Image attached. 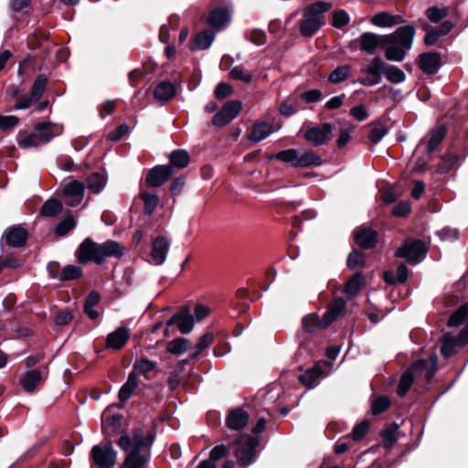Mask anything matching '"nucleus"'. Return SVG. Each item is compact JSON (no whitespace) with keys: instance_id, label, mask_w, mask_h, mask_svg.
<instances>
[{"instance_id":"1","label":"nucleus","mask_w":468,"mask_h":468,"mask_svg":"<svg viewBox=\"0 0 468 468\" xmlns=\"http://www.w3.org/2000/svg\"><path fill=\"white\" fill-rule=\"evenodd\" d=\"M466 319H468V303L461 306L451 315L448 325L458 326ZM466 343H468V325L461 331L457 338L446 335L441 352L445 357H449L454 353L456 346H463Z\"/></svg>"},{"instance_id":"2","label":"nucleus","mask_w":468,"mask_h":468,"mask_svg":"<svg viewBox=\"0 0 468 468\" xmlns=\"http://www.w3.org/2000/svg\"><path fill=\"white\" fill-rule=\"evenodd\" d=\"M54 135L51 124L40 122L35 126L32 132L19 131L16 141L20 148L30 149L47 144Z\"/></svg>"},{"instance_id":"3","label":"nucleus","mask_w":468,"mask_h":468,"mask_svg":"<svg viewBox=\"0 0 468 468\" xmlns=\"http://www.w3.org/2000/svg\"><path fill=\"white\" fill-rule=\"evenodd\" d=\"M414 31H400L399 34L397 32L388 35L390 37L386 42V58L388 60L401 61L408 49H410L413 39Z\"/></svg>"},{"instance_id":"4","label":"nucleus","mask_w":468,"mask_h":468,"mask_svg":"<svg viewBox=\"0 0 468 468\" xmlns=\"http://www.w3.org/2000/svg\"><path fill=\"white\" fill-rule=\"evenodd\" d=\"M275 158L284 163H289L294 167L303 168L310 165H321L322 158L313 151H303L299 153L296 149H287L277 153L270 157Z\"/></svg>"},{"instance_id":"5","label":"nucleus","mask_w":468,"mask_h":468,"mask_svg":"<svg viewBox=\"0 0 468 468\" xmlns=\"http://www.w3.org/2000/svg\"><path fill=\"white\" fill-rule=\"evenodd\" d=\"M332 5L329 2L319 1L309 5L303 9V19L301 21L300 29H320L325 25L324 13Z\"/></svg>"},{"instance_id":"6","label":"nucleus","mask_w":468,"mask_h":468,"mask_svg":"<svg viewBox=\"0 0 468 468\" xmlns=\"http://www.w3.org/2000/svg\"><path fill=\"white\" fill-rule=\"evenodd\" d=\"M237 449L235 450V456L239 464L247 466L254 462L256 456V447L259 441L256 438L250 436H241L237 441Z\"/></svg>"},{"instance_id":"7","label":"nucleus","mask_w":468,"mask_h":468,"mask_svg":"<svg viewBox=\"0 0 468 468\" xmlns=\"http://www.w3.org/2000/svg\"><path fill=\"white\" fill-rule=\"evenodd\" d=\"M85 186L81 182L69 177L64 180L62 197L67 206L76 207L80 205L84 197Z\"/></svg>"},{"instance_id":"8","label":"nucleus","mask_w":468,"mask_h":468,"mask_svg":"<svg viewBox=\"0 0 468 468\" xmlns=\"http://www.w3.org/2000/svg\"><path fill=\"white\" fill-rule=\"evenodd\" d=\"M437 356L432 354L428 359L416 361L409 369L412 372L416 381H430L437 371Z\"/></svg>"},{"instance_id":"9","label":"nucleus","mask_w":468,"mask_h":468,"mask_svg":"<svg viewBox=\"0 0 468 468\" xmlns=\"http://www.w3.org/2000/svg\"><path fill=\"white\" fill-rule=\"evenodd\" d=\"M385 62L376 57L367 67L361 69V72L366 74L364 78L358 80V82L364 86H375L382 80V74L385 73Z\"/></svg>"},{"instance_id":"10","label":"nucleus","mask_w":468,"mask_h":468,"mask_svg":"<svg viewBox=\"0 0 468 468\" xmlns=\"http://www.w3.org/2000/svg\"><path fill=\"white\" fill-rule=\"evenodd\" d=\"M426 247L423 242L414 240L406 243L402 248L399 249L396 256L405 259L410 264H417L426 254Z\"/></svg>"},{"instance_id":"11","label":"nucleus","mask_w":468,"mask_h":468,"mask_svg":"<svg viewBox=\"0 0 468 468\" xmlns=\"http://www.w3.org/2000/svg\"><path fill=\"white\" fill-rule=\"evenodd\" d=\"M242 104L239 101L227 102L212 118V124L223 127L235 119L240 112Z\"/></svg>"},{"instance_id":"12","label":"nucleus","mask_w":468,"mask_h":468,"mask_svg":"<svg viewBox=\"0 0 468 468\" xmlns=\"http://www.w3.org/2000/svg\"><path fill=\"white\" fill-rule=\"evenodd\" d=\"M116 451L111 444L96 445L91 450L94 463L101 468H111L116 463Z\"/></svg>"},{"instance_id":"13","label":"nucleus","mask_w":468,"mask_h":468,"mask_svg":"<svg viewBox=\"0 0 468 468\" xmlns=\"http://www.w3.org/2000/svg\"><path fill=\"white\" fill-rule=\"evenodd\" d=\"M78 261L80 263L94 261L97 264L102 263V257L100 255V244L90 239L82 241L78 249Z\"/></svg>"},{"instance_id":"14","label":"nucleus","mask_w":468,"mask_h":468,"mask_svg":"<svg viewBox=\"0 0 468 468\" xmlns=\"http://www.w3.org/2000/svg\"><path fill=\"white\" fill-rule=\"evenodd\" d=\"M333 127L330 123H324L321 127L314 126L308 128L303 137L314 146L324 144L332 134Z\"/></svg>"},{"instance_id":"15","label":"nucleus","mask_w":468,"mask_h":468,"mask_svg":"<svg viewBox=\"0 0 468 468\" xmlns=\"http://www.w3.org/2000/svg\"><path fill=\"white\" fill-rule=\"evenodd\" d=\"M390 37L366 32L360 38V49L367 54H375L378 48H384Z\"/></svg>"},{"instance_id":"16","label":"nucleus","mask_w":468,"mask_h":468,"mask_svg":"<svg viewBox=\"0 0 468 468\" xmlns=\"http://www.w3.org/2000/svg\"><path fill=\"white\" fill-rule=\"evenodd\" d=\"M173 169L169 165H157L151 169L146 176V182L152 187L165 184L172 176Z\"/></svg>"},{"instance_id":"17","label":"nucleus","mask_w":468,"mask_h":468,"mask_svg":"<svg viewBox=\"0 0 468 468\" xmlns=\"http://www.w3.org/2000/svg\"><path fill=\"white\" fill-rule=\"evenodd\" d=\"M169 247L170 242L163 236L154 239L151 250V261L154 265H162L165 261Z\"/></svg>"},{"instance_id":"18","label":"nucleus","mask_w":468,"mask_h":468,"mask_svg":"<svg viewBox=\"0 0 468 468\" xmlns=\"http://www.w3.org/2000/svg\"><path fill=\"white\" fill-rule=\"evenodd\" d=\"M176 324L182 334H188L192 331L194 326L193 316L190 314V310L185 308L181 312L175 314L166 323L167 326Z\"/></svg>"},{"instance_id":"19","label":"nucleus","mask_w":468,"mask_h":468,"mask_svg":"<svg viewBox=\"0 0 468 468\" xmlns=\"http://www.w3.org/2000/svg\"><path fill=\"white\" fill-rule=\"evenodd\" d=\"M3 238L9 247L19 248L26 244L27 231L20 226H12L6 229Z\"/></svg>"},{"instance_id":"20","label":"nucleus","mask_w":468,"mask_h":468,"mask_svg":"<svg viewBox=\"0 0 468 468\" xmlns=\"http://www.w3.org/2000/svg\"><path fill=\"white\" fill-rule=\"evenodd\" d=\"M355 240L359 247L370 249L377 243L378 233L371 228L360 227L355 230Z\"/></svg>"},{"instance_id":"21","label":"nucleus","mask_w":468,"mask_h":468,"mask_svg":"<svg viewBox=\"0 0 468 468\" xmlns=\"http://www.w3.org/2000/svg\"><path fill=\"white\" fill-rule=\"evenodd\" d=\"M231 10L228 7H217L208 16L207 22L214 28L228 27L231 18Z\"/></svg>"},{"instance_id":"22","label":"nucleus","mask_w":468,"mask_h":468,"mask_svg":"<svg viewBox=\"0 0 468 468\" xmlns=\"http://www.w3.org/2000/svg\"><path fill=\"white\" fill-rule=\"evenodd\" d=\"M346 309V302L341 297L334 298L324 314V326H329Z\"/></svg>"},{"instance_id":"23","label":"nucleus","mask_w":468,"mask_h":468,"mask_svg":"<svg viewBox=\"0 0 468 468\" xmlns=\"http://www.w3.org/2000/svg\"><path fill=\"white\" fill-rule=\"evenodd\" d=\"M44 379L45 377L41 371L31 369L21 376L19 384L26 392H33Z\"/></svg>"},{"instance_id":"24","label":"nucleus","mask_w":468,"mask_h":468,"mask_svg":"<svg viewBox=\"0 0 468 468\" xmlns=\"http://www.w3.org/2000/svg\"><path fill=\"white\" fill-rule=\"evenodd\" d=\"M214 38L213 31H197L190 38L189 48L193 51L207 49Z\"/></svg>"},{"instance_id":"25","label":"nucleus","mask_w":468,"mask_h":468,"mask_svg":"<svg viewBox=\"0 0 468 468\" xmlns=\"http://www.w3.org/2000/svg\"><path fill=\"white\" fill-rule=\"evenodd\" d=\"M404 22L402 16L391 15L388 12H379L371 18L372 25L378 27H392Z\"/></svg>"},{"instance_id":"26","label":"nucleus","mask_w":468,"mask_h":468,"mask_svg":"<svg viewBox=\"0 0 468 468\" xmlns=\"http://www.w3.org/2000/svg\"><path fill=\"white\" fill-rule=\"evenodd\" d=\"M441 66V57L438 53H424L420 56L419 67L427 74L435 73Z\"/></svg>"},{"instance_id":"27","label":"nucleus","mask_w":468,"mask_h":468,"mask_svg":"<svg viewBox=\"0 0 468 468\" xmlns=\"http://www.w3.org/2000/svg\"><path fill=\"white\" fill-rule=\"evenodd\" d=\"M129 339V332L125 327H119L115 331L110 333L107 336L106 346L109 348L120 349Z\"/></svg>"},{"instance_id":"28","label":"nucleus","mask_w":468,"mask_h":468,"mask_svg":"<svg viewBox=\"0 0 468 468\" xmlns=\"http://www.w3.org/2000/svg\"><path fill=\"white\" fill-rule=\"evenodd\" d=\"M249 421V415L241 409H237L229 412L227 417V426L231 430H240L244 428Z\"/></svg>"},{"instance_id":"29","label":"nucleus","mask_w":468,"mask_h":468,"mask_svg":"<svg viewBox=\"0 0 468 468\" xmlns=\"http://www.w3.org/2000/svg\"><path fill=\"white\" fill-rule=\"evenodd\" d=\"M176 95L175 86L168 81L160 82L154 90V99L160 102H166Z\"/></svg>"},{"instance_id":"30","label":"nucleus","mask_w":468,"mask_h":468,"mask_svg":"<svg viewBox=\"0 0 468 468\" xmlns=\"http://www.w3.org/2000/svg\"><path fill=\"white\" fill-rule=\"evenodd\" d=\"M123 250L120 243L114 240H107L100 244V255L102 257V262L109 257H121Z\"/></svg>"},{"instance_id":"31","label":"nucleus","mask_w":468,"mask_h":468,"mask_svg":"<svg viewBox=\"0 0 468 468\" xmlns=\"http://www.w3.org/2000/svg\"><path fill=\"white\" fill-rule=\"evenodd\" d=\"M365 284V278L362 273H356L349 279L344 288V292L349 299L356 296Z\"/></svg>"},{"instance_id":"32","label":"nucleus","mask_w":468,"mask_h":468,"mask_svg":"<svg viewBox=\"0 0 468 468\" xmlns=\"http://www.w3.org/2000/svg\"><path fill=\"white\" fill-rule=\"evenodd\" d=\"M139 385L138 378L135 373H130L127 381L122 386L119 390V399L122 401H126L133 394L134 390Z\"/></svg>"},{"instance_id":"33","label":"nucleus","mask_w":468,"mask_h":468,"mask_svg":"<svg viewBox=\"0 0 468 468\" xmlns=\"http://www.w3.org/2000/svg\"><path fill=\"white\" fill-rule=\"evenodd\" d=\"M272 133L271 126L265 122H257L253 125L250 140L253 142H261Z\"/></svg>"},{"instance_id":"34","label":"nucleus","mask_w":468,"mask_h":468,"mask_svg":"<svg viewBox=\"0 0 468 468\" xmlns=\"http://www.w3.org/2000/svg\"><path fill=\"white\" fill-rule=\"evenodd\" d=\"M147 456L143 452L132 451L124 462L125 468H144Z\"/></svg>"},{"instance_id":"35","label":"nucleus","mask_w":468,"mask_h":468,"mask_svg":"<svg viewBox=\"0 0 468 468\" xmlns=\"http://www.w3.org/2000/svg\"><path fill=\"white\" fill-rule=\"evenodd\" d=\"M303 330L309 333L314 332L317 329H324L327 326H324V316L319 318L315 314H310L303 319Z\"/></svg>"},{"instance_id":"36","label":"nucleus","mask_w":468,"mask_h":468,"mask_svg":"<svg viewBox=\"0 0 468 468\" xmlns=\"http://www.w3.org/2000/svg\"><path fill=\"white\" fill-rule=\"evenodd\" d=\"M449 8L447 6H431L426 9V17L434 24H438L448 16Z\"/></svg>"},{"instance_id":"37","label":"nucleus","mask_w":468,"mask_h":468,"mask_svg":"<svg viewBox=\"0 0 468 468\" xmlns=\"http://www.w3.org/2000/svg\"><path fill=\"white\" fill-rule=\"evenodd\" d=\"M154 367V362L147 358H141L134 362L133 366V371L131 373H135V377L137 378L138 375H143L147 378V373L153 371Z\"/></svg>"},{"instance_id":"38","label":"nucleus","mask_w":468,"mask_h":468,"mask_svg":"<svg viewBox=\"0 0 468 468\" xmlns=\"http://www.w3.org/2000/svg\"><path fill=\"white\" fill-rule=\"evenodd\" d=\"M62 208L63 207L60 201L48 199L43 204L40 209V215L44 217H55L61 213Z\"/></svg>"},{"instance_id":"39","label":"nucleus","mask_w":468,"mask_h":468,"mask_svg":"<svg viewBox=\"0 0 468 468\" xmlns=\"http://www.w3.org/2000/svg\"><path fill=\"white\" fill-rule=\"evenodd\" d=\"M446 133L445 127L441 125L431 132L430 139L427 144V152H433L439 144L442 141Z\"/></svg>"},{"instance_id":"40","label":"nucleus","mask_w":468,"mask_h":468,"mask_svg":"<svg viewBox=\"0 0 468 468\" xmlns=\"http://www.w3.org/2000/svg\"><path fill=\"white\" fill-rule=\"evenodd\" d=\"M106 185V178L100 173H94L87 178V186L93 193L101 192Z\"/></svg>"},{"instance_id":"41","label":"nucleus","mask_w":468,"mask_h":468,"mask_svg":"<svg viewBox=\"0 0 468 468\" xmlns=\"http://www.w3.org/2000/svg\"><path fill=\"white\" fill-rule=\"evenodd\" d=\"M189 154L185 150H176L170 154V162L177 168H185L189 164Z\"/></svg>"},{"instance_id":"42","label":"nucleus","mask_w":468,"mask_h":468,"mask_svg":"<svg viewBox=\"0 0 468 468\" xmlns=\"http://www.w3.org/2000/svg\"><path fill=\"white\" fill-rule=\"evenodd\" d=\"M350 75L351 67L349 65H343L333 70L328 80L332 83H339L348 79Z\"/></svg>"},{"instance_id":"43","label":"nucleus","mask_w":468,"mask_h":468,"mask_svg":"<svg viewBox=\"0 0 468 468\" xmlns=\"http://www.w3.org/2000/svg\"><path fill=\"white\" fill-rule=\"evenodd\" d=\"M139 197L144 200V213L147 215H152L159 204L158 197L144 191H142Z\"/></svg>"},{"instance_id":"44","label":"nucleus","mask_w":468,"mask_h":468,"mask_svg":"<svg viewBox=\"0 0 468 468\" xmlns=\"http://www.w3.org/2000/svg\"><path fill=\"white\" fill-rule=\"evenodd\" d=\"M81 274L82 271L80 267L76 265H67L61 270L58 278L59 281L65 282L78 279Z\"/></svg>"},{"instance_id":"45","label":"nucleus","mask_w":468,"mask_h":468,"mask_svg":"<svg viewBox=\"0 0 468 468\" xmlns=\"http://www.w3.org/2000/svg\"><path fill=\"white\" fill-rule=\"evenodd\" d=\"M229 76L235 80H240L245 83H250L252 80L253 74L244 69L243 66H236L229 71Z\"/></svg>"},{"instance_id":"46","label":"nucleus","mask_w":468,"mask_h":468,"mask_svg":"<svg viewBox=\"0 0 468 468\" xmlns=\"http://www.w3.org/2000/svg\"><path fill=\"white\" fill-rule=\"evenodd\" d=\"M386 79L392 83H401L405 80L404 72L395 66H387L384 73Z\"/></svg>"},{"instance_id":"47","label":"nucleus","mask_w":468,"mask_h":468,"mask_svg":"<svg viewBox=\"0 0 468 468\" xmlns=\"http://www.w3.org/2000/svg\"><path fill=\"white\" fill-rule=\"evenodd\" d=\"M414 381L416 380L414 378V376L412 375V372L410 369H408L400 378L397 389L399 396H405Z\"/></svg>"},{"instance_id":"48","label":"nucleus","mask_w":468,"mask_h":468,"mask_svg":"<svg viewBox=\"0 0 468 468\" xmlns=\"http://www.w3.org/2000/svg\"><path fill=\"white\" fill-rule=\"evenodd\" d=\"M322 371L319 368L313 367L306 370L304 373L298 377V379L306 387H312L314 383L320 377Z\"/></svg>"},{"instance_id":"49","label":"nucleus","mask_w":468,"mask_h":468,"mask_svg":"<svg viewBox=\"0 0 468 468\" xmlns=\"http://www.w3.org/2000/svg\"><path fill=\"white\" fill-rule=\"evenodd\" d=\"M47 84V78L44 75H38L34 81L33 87L31 89V96L33 97V101H38L42 94L45 91Z\"/></svg>"},{"instance_id":"50","label":"nucleus","mask_w":468,"mask_h":468,"mask_svg":"<svg viewBox=\"0 0 468 468\" xmlns=\"http://www.w3.org/2000/svg\"><path fill=\"white\" fill-rule=\"evenodd\" d=\"M188 341L184 337L172 340L167 345V350L175 355H180L187 350Z\"/></svg>"},{"instance_id":"51","label":"nucleus","mask_w":468,"mask_h":468,"mask_svg":"<svg viewBox=\"0 0 468 468\" xmlns=\"http://www.w3.org/2000/svg\"><path fill=\"white\" fill-rule=\"evenodd\" d=\"M213 341V335L211 333H206L203 335L197 344L195 346V351L191 353V358H196L199 354L206 348H207Z\"/></svg>"},{"instance_id":"52","label":"nucleus","mask_w":468,"mask_h":468,"mask_svg":"<svg viewBox=\"0 0 468 468\" xmlns=\"http://www.w3.org/2000/svg\"><path fill=\"white\" fill-rule=\"evenodd\" d=\"M133 442V450L137 452H143L144 448H148L151 441H146L144 438L143 431L141 430H136L132 438Z\"/></svg>"},{"instance_id":"53","label":"nucleus","mask_w":468,"mask_h":468,"mask_svg":"<svg viewBox=\"0 0 468 468\" xmlns=\"http://www.w3.org/2000/svg\"><path fill=\"white\" fill-rule=\"evenodd\" d=\"M398 430L399 427L397 425L389 427L386 429L382 432L384 445L387 448H390L398 440Z\"/></svg>"},{"instance_id":"54","label":"nucleus","mask_w":468,"mask_h":468,"mask_svg":"<svg viewBox=\"0 0 468 468\" xmlns=\"http://www.w3.org/2000/svg\"><path fill=\"white\" fill-rule=\"evenodd\" d=\"M350 21L349 15L345 10L335 11L333 14L332 26L336 28H341L348 25Z\"/></svg>"},{"instance_id":"55","label":"nucleus","mask_w":468,"mask_h":468,"mask_svg":"<svg viewBox=\"0 0 468 468\" xmlns=\"http://www.w3.org/2000/svg\"><path fill=\"white\" fill-rule=\"evenodd\" d=\"M390 406V400L388 397H379L376 399L371 405V411L374 415L384 412Z\"/></svg>"},{"instance_id":"56","label":"nucleus","mask_w":468,"mask_h":468,"mask_svg":"<svg viewBox=\"0 0 468 468\" xmlns=\"http://www.w3.org/2000/svg\"><path fill=\"white\" fill-rule=\"evenodd\" d=\"M76 226V222L73 218L67 217L62 221H60L56 227V234L58 236L66 235L70 229H72Z\"/></svg>"},{"instance_id":"57","label":"nucleus","mask_w":468,"mask_h":468,"mask_svg":"<svg viewBox=\"0 0 468 468\" xmlns=\"http://www.w3.org/2000/svg\"><path fill=\"white\" fill-rule=\"evenodd\" d=\"M229 452V450L226 445H218L211 450L207 460H211L216 464V462L227 456Z\"/></svg>"},{"instance_id":"58","label":"nucleus","mask_w":468,"mask_h":468,"mask_svg":"<svg viewBox=\"0 0 468 468\" xmlns=\"http://www.w3.org/2000/svg\"><path fill=\"white\" fill-rule=\"evenodd\" d=\"M448 31H427L424 37V42L428 46H432L440 42L446 35Z\"/></svg>"},{"instance_id":"59","label":"nucleus","mask_w":468,"mask_h":468,"mask_svg":"<svg viewBox=\"0 0 468 468\" xmlns=\"http://www.w3.org/2000/svg\"><path fill=\"white\" fill-rule=\"evenodd\" d=\"M347 266L352 270L364 266L363 254L359 251H352L347 259Z\"/></svg>"},{"instance_id":"60","label":"nucleus","mask_w":468,"mask_h":468,"mask_svg":"<svg viewBox=\"0 0 468 468\" xmlns=\"http://www.w3.org/2000/svg\"><path fill=\"white\" fill-rule=\"evenodd\" d=\"M369 424L364 420L359 424L356 425L352 431V438L354 441H360L367 432Z\"/></svg>"},{"instance_id":"61","label":"nucleus","mask_w":468,"mask_h":468,"mask_svg":"<svg viewBox=\"0 0 468 468\" xmlns=\"http://www.w3.org/2000/svg\"><path fill=\"white\" fill-rule=\"evenodd\" d=\"M73 318V315L69 310H62L54 317V322L57 325L63 326L68 324Z\"/></svg>"},{"instance_id":"62","label":"nucleus","mask_w":468,"mask_h":468,"mask_svg":"<svg viewBox=\"0 0 468 468\" xmlns=\"http://www.w3.org/2000/svg\"><path fill=\"white\" fill-rule=\"evenodd\" d=\"M233 90L230 85L221 82L219 83L215 90V96L218 100H222L231 95Z\"/></svg>"},{"instance_id":"63","label":"nucleus","mask_w":468,"mask_h":468,"mask_svg":"<svg viewBox=\"0 0 468 468\" xmlns=\"http://www.w3.org/2000/svg\"><path fill=\"white\" fill-rule=\"evenodd\" d=\"M246 38L256 46L263 45L266 41L263 31H249L246 35Z\"/></svg>"},{"instance_id":"64","label":"nucleus","mask_w":468,"mask_h":468,"mask_svg":"<svg viewBox=\"0 0 468 468\" xmlns=\"http://www.w3.org/2000/svg\"><path fill=\"white\" fill-rule=\"evenodd\" d=\"M18 123V119L16 116H3L0 115V129L1 130H9L16 126Z\"/></svg>"}]
</instances>
